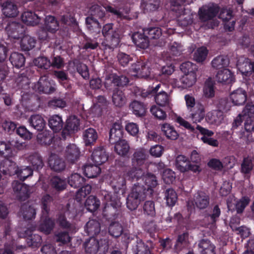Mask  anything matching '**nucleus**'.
Here are the masks:
<instances>
[{"label": "nucleus", "instance_id": "f257e3e1", "mask_svg": "<svg viewBox=\"0 0 254 254\" xmlns=\"http://www.w3.org/2000/svg\"><path fill=\"white\" fill-rule=\"evenodd\" d=\"M140 180L143 182V184L140 183L135 184L127 198V207L131 211L135 210L147 196L152 195L153 188L157 185L156 177L150 173L146 175L143 174Z\"/></svg>", "mask_w": 254, "mask_h": 254}, {"label": "nucleus", "instance_id": "f03ea898", "mask_svg": "<svg viewBox=\"0 0 254 254\" xmlns=\"http://www.w3.org/2000/svg\"><path fill=\"white\" fill-rule=\"evenodd\" d=\"M105 202L102 211L103 217L110 221L119 219L122 215V203L115 193L107 192L104 195Z\"/></svg>", "mask_w": 254, "mask_h": 254}, {"label": "nucleus", "instance_id": "7ed1b4c3", "mask_svg": "<svg viewBox=\"0 0 254 254\" xmlns=\"http://www.w3.org/2000/svg\"><path fill=\"white\" fill-rule=\"evenodd\" d=\"M17 86L21 90V102L24 107L28 110L33 111L39 107L40 98L35 93L27 91L29 89V82L27 78L18 80Z\"/></svg>", "mask_w": 254, "mask_h": 254}, {"label": "nucleus", "instance_id": "20e7f679", "mask_svg": "<svg viewBox=\"0 0 254 254\" xmlns=\"http://www.w3.org/2000/svg\"><path fill=\"white\" fill-rule=\"evenodd\" d=\"M143 175V171L136 167H127L123 177H119L118 179L111 181V185L115 190L124 189L126 186V181H139Z\"/></svg>", "mask_w": 254, "mask_h": 254}, {"label": "nucleus", "instance_id": "39448f33", "mask_svg": "<svg viewBox=\"0 0 254 254\" xmlns=\"http://www.w3.org/2000/svg\"><path fill=\"white\" fill-rule=\"evenodd\" d=\"M90 16L86 18L85 23L87 27L90 31H94L97 28L100 31V24L98 19H102L106 14V7L97 4H93L89 9Z\"/></svg>", "mask_w": 254, "mask_h": 254}, {"label": "nucleus", "instance_id": "423d86ee", "mask_svg": "<svg viewBox=\"0 0 254 254\" xmlns=\"http://www.w3.org/2000/svg\"><path fill=\"white\" fill-rule=\"evenodd\" d=\"M86 253L89 254H106L109 250V242L107 239L98 240L91 238L84 244Z\"/></svg>", "mask_w": 254, "mask_h": 254}, {"label": "nucleus", "instance_id": "0eeeda50", "mask_svg": "<svg viewBox=\"0 0 254 254\" xmlns=\"http://www.w3.org/2000/svg\"><path fill=\"white\" fill-rule=\"evenodd\" d=\"M218 12V7L213 4L205 5L199 9V19L203 22H207L208 28H213L219 24V21L214 19Z\"/></svg>", "mask_w": 254, "mask_h": 254}, {"label": "nucleus", "instance_id": "6e6552de", "mask_svg": "<svg viewBox=\"0 0 254 254\" xmlns=\"http://www.w3.org/2000/svg\"><path fill=\"white\" fill-rule=\"evenodd\" d=\"M113 23L104 25L102 33L110 48L117 47L121 41V33L119 30H114Z\"/></svg>", "mask_w": 254, "mask_h": 254}, {"label": "nucleus", "instance_id": "1a4fd4ad", "mask_svg": "<svg viewBox=\"0 0 254 254\" xmlns=\"http://www.w3.org/2000/svg\"><path fill=\"white\" fill-rule=\"evenodd\" d=\"M32 88L39 93L50 94L56 91V83L54 80H49L48 77L43 76L34 83Z\"/></svg>", "mask_w": 254, "mask_h": 254}, {"label": "nucleus", "instance_id": "9d476101", "mask_svg": "<svg viewBox=\"0 0 254 254\" xmlns=\"http://www.w3.org/2000/svg\"><path fill=\"white\" fill-rule=\"evenodd\" d=\"M128 82V78L125 75L110 74L106 76L104 85L107 89L111 90L115 86L127 85Z\"/></svg>", "mask_w": 254, "mask_h": 254}, {"label": "nucleus", "instance_id": "9b49d317", "mask_svg": "<svg viewBox=\"0 0 254 254\" xmlns=\"http://www.w3.org/2000/svg\"><path fill=\"white\" fill-rule=\"evenodd\" d=\"M12 186L14 195L18 200L24 201L29 197L30 190L28 186L15 181L12 183Z\"/></svg>", "mask_w": 254, "mask_h": 254}, {"label": "nucleus", "instance_id": "f8f14e48", "mask_svg": "<svg viewBox=\"0 0 254 254\" xmlns=\"http://www.w3.org/2000/svg\"><path fill=\"white\" fill-rule=\"evenodd\" d=\"M79 120L75 116L68 118L65 122V125L62 131V138L65 140L71 133L77 131L79 127Z\"/></svg>", "mask_w": 254, "mask_h": 254}, {"label": "nucleus", "instance_id": "ddd939ff", "mask_svg": "<svg viewBox=\"0 0 254 254\" xmlns=\"http://www.w3.org/2000/svg\"><path fill=\"white\" fill-rule=\"evenodd\" d=\"M129 70L133 73H131V75L134 76L145 77L151 75V69H150L147 64L142 61H138L132 64Z\"/></svg>", "mask_w": 254, "mask_h": 254}, {"label": "nucleus", "instance_id": "4468645a", "mask_svg": "<svg viewBox=\"0 0 254 254\" xmlns=\"http://www.w3.org/2000/svg\"><path fill=\"white\" fill-rule=\"evenodd\" d=\"M9 38L19 39L23 36L25 31L24 27L20 23L12 22L9 23L5 28Z\"/></svg>", "mask_w": 254, "mask_h": 254}, {"label": "nucleus", "instance_id": "2eb2a0df", "mask_svg": "<svg viewBox=\"0 0 254 254\" xmlns=\"http://www.w3.org/2000/svg\"><path fill=\"white\" fill-rule=\"evenodd\" d=\"M123 128L120 123H115L110 129L109 141L110 144H115L124 140Z\"/></svg>", "mask_w": 254, "mask_h": 254}, {"label": "nucleus", "instance_id": "dca6fc26", "mask_svg": "<svg viewBox=\"0 0 254 254\" xmlns=\"http://www.w3.org/2000/svg\"><path fill=\"white\" fill-rule=\"evenodd\" d=\"M209 202V196L203 191L197 192L193 196V205L199 209H205Z\"/></svg>", "mask_w": 254, "mask_h": 254}, {"label": "nucleus", "instance_id": "f3484780", "mask_svg": "<svg viewBox=\"0 0 254 254\" xmlns=\"http://www.w3.org/2000/svg\"><path fill=\"white\" fill-rule=\"evenodd\" d=\"M189 111L190 112L189 117L193 123L197 124L201 122L205 117V108L201 103H196L195 107Z\"/></svg>", "mask_w": 254, "mask_h": 254}, {"label": "nucleus", "instance_id": "a211bd4d", "mask_svg": "<svg viewBox=\"0 0 254 254\" xmlns=\"http://www.w3.org/2000/svg\"><path fill=\"white\" fill-rule=\"evenodd\" d=\"M80 152L74 144L68 145L66 148L64 156L66 161L70 164H74L79 159Z\"/></svg>", "mask_w": 254, "mask_h": 254}, {"label": "nucleus", "instance_id": "6ab92c4d", "mask_svg": "<svg viewBox=\"0 0 254 254\" xmlns=\"http://www.w3.org/2000/svg\"><path fill=\"white\" fill-rule=\"evenodd\" d=\"M131 39L133 43L138 48L146 49L149 47V40L143 32L142 33L134 32L131 36Z\"/></svg>", "mask_w": 254, "mask_h": 254}, {"label": "nucleus", "instance_id": "aec40b11", "mask_svg": "<svg viewBox=\"0 0 254 254\" xmlns=\"http://www.w3.org/2000/svg\"><path fill=\"white\" fill-rule=\"evenodd\" d=\"M84 230L90 238H95L101 231L100 223L98 220L90 219L86 223Z\"/></svg>", "mask_w": 254, "mask_h": 254}, {"label": "nucleus", "instance_id": "412c9836", "mask_svg": "<svg viewBox=\"0 0 254 254\" xmlns=\"http://www.w3.org/2000/svg\"><path fill=\"white\" fill-rule=\"evenodd\" d=\"M93 162L97 165H101L108 159V155L103 147L100 146L94 149L91 156Z\"/></svg>", "mask_w": 254, "mask_h": 254}, {"label": "nucleus", "instance_id": "4be33fe9", "mask_svg": "<svg viewBox=\"0 0 254 254\" xmlns=\"http://www.w3.org/2000/svg\"><path fill=\"white\" fill-rule=\"evenodd\" d=\"M216 80L218 82L229 84L234 81L235 77L233 73L229 69L224 68L217 72Z\"/></svg>", "mask_w": 254, "mask_h": 254}, {"label": "nucleus", "instance_id": "5701e85b", "mask_svg": "<svg viewBox=\"0 0 254 254\" xmlns=\"http://www.w3.org/2000/svg\"><path fill=\"white\" fill-rule=\"evenodd\" d=\"M27 162L31 165L33 170L39 171L44 165L43 157L38 152L31 154L27 158Z\"/></svg>", "mask_w": 254, "mask_h": 254}, {"label": "nucleus", "instance_id": "b1692460", "mask_svg": "<svg viewBox=\"0 0 254 254\" xmlns=\"http://www.w3.org/2000/svg\"><path fill=\"white\" fill-rule=\"evenodd\" d=\"M196 129L203 135L200 139L204 143L215 147L218 145V142L217 140L209 137L213 135L214 133L213 131L206 129L199 125L196 126Z\"/></svg>", "mask_w": 254, "mask_h": 254}, {"label": "nucleus", "instance_id": "393cba45", "mask_svg": "<svg viewBox=\"0 0 254 254\" xmlns=\"http://www.w3.org/2000/svg\"><path fill=\"white\" fill-rule=\"evenodd\" d=\"M247 92L241 88L233 91L230 94V98L234 105L240 106L243 105L247 100Z\"/></svg>", "mask_w": 254, "mask_h": 254}, {"label": "nucleus", "instance_id": "a878e982", "mask_svg": "<svg viewBox=\"0 0 254 254\" xmlns=\"http://www.w3.org/2000/svg\"><path fill=\"white\" fill-rule=\"evenodd\" d=\"M17 167V166L14 161L7 158L4 159L0 163V171L5 175H14Z\"/></svg>", "mask_w": 254, "mask_h": 254}, {"label": "nucleus", "instance_id": "bb28decb", "mask_svg": "<svg viewBox=\"0 0 254 254\" xmlns=\"http://www.w3.org/2000/svg\"><path fill=\"white\" fill-rule=\"evenodd\" d=\"M48 164L51 170L56 172H62L66 167L65 161L56 155L50 157Z\"/></svg>", "mask_w": 254, "mask_h": 254}, {"label": "nucleus", "instance_id": "cd10ccee", "mask_svg": "<svg viewBox=\"0 0 254 254\" xmlns=\"http://www.w3.org/2000/svg\"><path fill=\"white\" fill-rule=\"evenodd\" d=\"M21 18L23 23L33 26L38 25L41 20V18L37 14L31 11L24 12L21 16Z\"/></svg>", "mask_w": 254, "mask_h": 254}, {"label": "nucleus", "instance_id": "c85d7f7f", "mask_svg": "<svg viewBox=\"0 0 254 254\" xmlns=\"http://www.w3.org/2000/svg\"><path fill=\"white\" fill-rule=\"evenodd\" d=\"M38 143L43 146L50 145L54 140V133L50 130H45L39 133L37 136Z\"/></svg>", "mask_w": 254, "mask_h": 254}, {"label": "nucleus", "instance_id": "c756f323", "mask_svg": "<svg viewBox=\"0 0 254 254\" xmlns=\"http://www.w3.org/2000/svg\"><path fill=\"white\" fill-rule=\"evenodd\" d=\"M97 138V132L93 128H88L83 131V139L86 146L93 145Z\"/></svg>", "mask_w": 254, "mask_h": 254}, {"label": "nucleus", "instance_id": "7c9ffc66", "mask_svg": "<svg viewBox=\"0 0 254 254\" xmlns=\"http://www.w3.org/2000/svg\"><path fill=\"white\" fill-rule=\"evenodd\" d=\"M237 65L243 74L247 76L253 74L252 72V63L248 59L243 57L240 58L238 61Z\"/></svg>", "mask_w": 254, "mask_h": 254}, {"label": "nucleus", "instance_id": "2f4dec72", "mask_svg": "<svg viewBox=\"0 0 254 254\" xmlns=\"http://www.w3.org/2000/svg\"><path fill=\"white\" fill-rule=\"evenodd\" d=\"M32 231V230H30L29 229L25 231V233L28 236L26 239L27 243L29 247L37 248L41 246L42 237L38 234H31Z\"/></svg>", "mask_w": 254, "mask_h": 254}, {"label": "nucleus", "instance_id": "473e14b6", "mask_svg": "<svg viewBox=\"0 0 254 254\" xmlns=\"http://www.w3.org/2000/svg\"><path fill=\"white\" fill-rule=\"evenodd\" d=\"M198 246L201 254H215V247L207 239L200 240Z\"/></svg>", "mask_w": 254, "mask_h": 254}, {"label": "nucleus", "instance_id": "72a5a7b5", "mask_svg": "<svg viewBox=\"0 0 254 254\" xmlns=\"http://www.w3.org/2000/svg\"><path fill=\"white\" fill-rule=\"evenodd\" d=\"M49 126L53 131L59 132L64 128V122L61 116L55 115L51 116L48 121Z\"/></svg>", "mask_w": 254, "mask_h": 254}, {"label": "nucleus", "instance_id": "f704fd0d", "mask_svg": "<svg viewBox=\"0 0 254 254\" xmlns=\"http://www.w3.org/2000/svg\"><path fill=\"white\" fill-rule=\"evenodd\" d=\"M49 184L53 189L58 192L64 190L66 187L65 180L57 176H53L51 178Z\"/></svg>", "mask_w": 254, "mask_h": 254}, {"label": "nucleus", "instance_id": "c9c22d12", "mask_svg": "<svg viewBox=\"0 0 254 254\" xmlns=\"http://www.w3.org/2000/svg\"><path fill=\"white\" fill-rule=\"evenodd\" d=\"M2 13L6 17H14L17 15L18 11L16 5L10 1L3 3Z\"/></svg>", "mask_w": 254, "mask_h": 254}, {"label": "nucleus", "instance_id": "e433bc0d", "mask_svg": "<svg viewBox=\"0 0 254 254\" xmlns=\"http://www.w3.org/2000/svg\"><path fill=\"white\" fill-rule=\"evenodd\" d=\"M82 170L84 175L88 178H94L96 177L101 172V168L99 165L96 164H86Z\"/></svg>", "mask_w": 254, "mask_h": 254}, {"label": "nucleus", "instance_id": "4c0bfd02", "mask_svg": "<svg viewBox=\"0 0 254 254\" xmlns=\"http://www.w3.org/2000/svg\"><path fill=\"white\" fill-rule=\"evenodd\" d=\"M222 113L219 110H214L208 112L206 116L205 119L210 124L218 126L223 120Z\"/></svg>", "mask_w": 254, "mask_h": 254}, {"label": "nucleus", "instance_id": "58836bf2", "mask_svg": "<svg viewBox=\"0 0 254 254\" xmlns=\"http://www.w3.org/2000/svg\"><path fill=\"white\" fill-rule=\"evenodd\" d=\"M129 108L137 117H142L145 115L146 107L142 103L134 100L130 103Z\"/></svg>", "mask_w": 254, "mask_h": 254}, {"label": "nucleus", "instance_id": "ea45409f", "mask_svg": "<svg viewBox=\"0 0 254 254\" xmlns=\"http://www.w3.org/2000/svg\"><path fill=\"white\" fill-rule=\"evenodd\" d=\"M21 211L23 218L25 220L34 219L36 214V209L34 205H29V203L23 204L21 207Z\"/></svg>", "mask_w": 254, "mask_h": 254}, {"label": "nucleus", "instance_id": "a19ab883", "mask_svg": "<svg viewBox=\"0 0 254 254\" xmlns=\"http://www.w3.org/2000/svg\"><path fill=\"white\" fill-rule=\"evenodd\" d=\"M31 127L38 131H42L45 127L46 122L44 119L39 115H34L29 119Z\"/></svg>", "mask_w": 254, "mask_h": 254}, {"label": "nucleus", "instance_id": "79ce46f5", "mask_svg": "<svg viewBox=\"0 0 254 254\" xmlns=\"http://www.w3.org/2000/svg\"><path fill=\"white\" fill-rule=\"evenodd\" d=\"M86 179L78 173L72 174L68 179V184L73 188H77L84 186Z\"/></svg>", "mask_w": 254, "mask_h": 254}, {"label": "nucleus", "instance_id": "37998d69", "mask_svg": "<svg viewBox=\"0 0 254 254\" xmlns=\"http://www.w3.org/2000/svg\"><path fill=\"white\" fill-rule=\"evenodd\" d=\"M112 101L117 107H121L123 106L126 102V98L124 93L118 88L115 89L112 95Z\"/></svg>", "mask_w": 254, "mask_h": 254}, {"label": "nucleus", "instance_id": "c03bdc74", "mask_svg": "<svg viewBox=\"0 0 254 254\" xmlns=\"http://www.w3.org/2000/svg\"><path fill=\"white\" fill-rule=\"evenodd\" d=\"M9 61L13 66L17 68H20L24 65L25 58L21 53L14 52L10 55Z\"/></svg>", "mask_w": 254, "mask_h": 254}, {"label": "nucleus", "instance_id": "a18cd8bd", "mask_svg": "<svg viewBox=\"0 0 254 254\" xmlns=\"http://www.w3.org/2000/svg\"><path fill=\"white\" fill-rule=\"evenodd\" d=\"M36 40L29 35L22 36L20 42V46L22 50L29 51L35 46Z\"/></svg>", "mask_w": 254, "mask_h": 254}, {"label": "nucleus", "instance_id": "49530a36", "mask_svg": "<svg viewBox=\"0 0 254 254\" xmlns=\"http://www.w3.org/2000/svg\"><path fill=\"white\" fill-rule=\"evenodd\" d=\"M47 216H45V218L39 227V230L45 234H49L53 230L55 225L54 220L50 218H47Z\"/></svg>", "mask_w": 254, "mask_h": 254}, {"label": "nucleus", "instance_id": "de8ad7c7", "mask_svg": "<svg viewBox=\"0 0 254 254\" xmlns=\"http://www.w3.org/2000/svg\"><path fill=\"white\" fill-rule=\"evenodd\" d=\"M100 201L95 196L90 195L86 199L85 206L87 210L91 212L96 211L99 207Z\"/></svg>", "mask_w": 254, "mask_h": 254}, {"label": "nucleus", "instance_id": "09e8293b", "mask_svg": "<svg viewBox=\"0 0 254 254\" xmlns=\"http://www.w3.org/2000/svg\"><path fill=\"white\" fill-rule=\"evenodd\" d=\"M44 27L49 32L53 33L58 29L59 22L55 16L48 15L45 18Z\"/></svg>", "mask_w": 254, "mask_h": 254}, {"label": "nucleus", "instance_id": "8fccbe9b", "mask_svg": "<svg viewBox=\"0 0 254 254\" xmlns=\"http://www.w3.org/2000/svg\"><path fill=\"white\" fill-rule=\"evenodd\" d=\"M114 150L119 155L126 156L129 152V146L125 139L121 140L114 144Z\"/></svg>", "mask_w": 254, "mask_h": 254}, {"label": "nucleus", "instance_id": "3c124183", "mask_svg": "<svg viewBox=\"0 0 254 254\" xmlns=\"http://www.w3.org/2000/svg\"><path fill=\"white\" fill-rule=\"evenodd\" d=\"M188 159L183 155H179L176 157L175 166L176 168L182 172L188 171Z\"/></svg>", "mask_w": 254, "mask_h": 254}, {"label": "nucleus", "instance_id": "603ef678", "mask_svg": "<svg viewBox=\"0 0 254 254\" xmlns=\"http://www.w3.org/2000/svg\"><path fill=\"white\" fill-rule=\"evenodd\" d=\"M53 198L49 194L44 195L41 199V208L43 216L48 215L50 211V205L53 201Z\"/></svg>", "mask_w": 254, "mask_h": 254}, {"label": "nucleus", "instance_id": "864d4df0", "mask_svg": "<svg viewBox=\"0 0 254 254\" xmlns=\"http://www.w3.org/2000/svg\"><path fill=\"white\" fill-rule=\"evenodd\" d=\"M54 76L57 78L58 81L64 88H68L69 86L68 81L69 78L68 74L64 70H55L54 72Z\"/></svg>", "mask_w": 254, "mask_h": 254}, {"label": "nucleus", "instance_id": "5fc2aeb1", "mask_svg": "<svg viewBox=\"0 0 254 254\" xmlns=\"http://www.w3.org/2000/svg\"><path fill=\"white\" fill-rule=\"evenodd\" d=\"M135 254H153L149 247L146 245L141 239H137L135 246L133 248Z\"/></svg>", "mask_w": 254, "mask_h": 254}, {"label": "nucleus", "instance_id": "6e6d98bb", "mask_svg": "<svg viewBox=\"0 0 254 254\" xmlns=\"http://www.w3.org/2000/svg\"><path fill=\"white\" fill-rule=\"evenodd\" d=\"M162 131L169 139L175 140L178 138V133L173 127L168 124H165L161 127Z\"/></svg>", "mask_w": 254, "mask_h": 254}, {"label": "nucleus", "instance_id": "4d7b16f0", "mask_svg": "<svg viewBox=\"0 0 254 254\" xmlns=\"http://www.w3.org/2000/svg\"><path fill=\"white\" fill-rule=\"evenodd\" d=\"M108 232L111 236L118 238L122 234L123 228L119 222H112L109 227Z\"/></svg>", "mask_w": 254, "mask_h": 254}, {"label": "nucleus", "instance_id": "13d9d810", "mask_svg": "<svg viewBox=\"0 0 254 254\" xmlns=\"http://www.w3.org/2000/svg\"><path fill=\"white\" fill-rule=\"evenodd\" d=\"M14 174H16L18 178L22 181H24L28 177L33 175V170L30 166L19 168L17 167Z\"/></svg>", "mask_w": 254, "mask_h": 254}, {"label": "nucleus", "instance_id": "bf43d9fd", "mask_svg": "<svg viewBox=\"0 0 254 254\" xmlns=\"http://www.w3.org/2000/svg\"><path fill=\"white\" fill-rule=\"evenodd\" d=\"M159 89V84L155 85L154 87H152L151 89L149 88L147 90H143L141 91L140 96L142 98H146L150 97H153L157 105H159V101L158 99V96L159 94L157 93Z\"/></svg>", "mask_w": 254, "mask_h": 254}, {"label": "nucleus", "instance_id": "052dcab7", "mask_svg": "<svg viewBox=\"0 0 254 254\" xmlns=\"http://www.w3.org/2000/svg\"><path fill=\"white\" fill-rule=\"evenodd\" d=\"M54 239L57 242L60 243L59 245L61 246L70 242L71 237L68 232L61 231L55 234Z\"/></svg>", "mask_w": 254, "mask_h": 254}, {"label": "nucleus", "instance_id": "680f3d73", "mask_svg": "<svg viewBox=\"0 0 254 254\" xmlns=\"http://www.w3.org/2000/svg\"><path fill=\"white\" fill-rule=\"evenodd\" d=\"M141 7L145 11H154L159 7L158 0H141Z\"/></svg>", "mask_w": 254, "mask_h": 254}, {"label": "nucleus", "instance_id": "e2e57ef3", "mask_svg": "<svg viewBox=\"0 0 254 254\" xmlns=\"http://www.w3.org/2000/svg\"><path fill=\"white\" fill-rule=\"evenodd\" d=\"M196 79L195 73L185 74L180 78V81L184 87H190L192 86L195 82Z\"/></svg>", "mask_w": 254, "mask_h": 254}, {"label": "nucleus", "instance_id": "0e129e2a", "mask_svg": "<svg viewBox=\"0 0 254 254\" xmlns=\"http://www.w3.org/2000/svg\"><path fill=\"white\" fill-rule=\"evenodd\" d=\"M203 93L205 97L212 98L214 96V81L211 78H208L205 82L203 88Z\"/></svg>", "mask_w": 254, "mask_h": 254}, {"label": "nucleus", "instance_id": "69168bd1", "mask_svg": "<svg viewBox=\"0 0 254 254\" xmlns=\"http://www.w3.org/2000/svg\"><path fill=\"white\" fill-rule=\"evenodd\" d=\"M92 187L89 185H86L80 187V189L76 193L75 199L77 202H81L83 198H85L87 195L90 193Z\"/></svg>", "mask_w": 254, "mask_h": 254}, {"label": "nucleus", "instance_id": "338daca9", "mask_svg": "<svg viewBox=\"0 0 254 254\" xmlns=\"http://www.w3.org/2000/svg\"><path fill=\"white\" fill-rule=\"evenodd\" d=\"M13 141H8L6 143L4 141H0V156L8 157L11 155L12 147L14 145Z\"/></svg>", "mask_w": 254, "mask_h": 254}, {"label": "nucleus", "instance_id": "774afa93", "mask_svg": "<svg viewBox=\"0 0 254 254\" xmlns=\"http://www.w3.org/2000/svg\"><path fill=\"white\" fill-rule=\"evenodd\" d=\"M34 64L38 68L44 69H48L51 66L50 60L43 56L35 59L34 61Z\"/></svg>", "mask_w": 254, "mask_h": 254}]
</instances>
